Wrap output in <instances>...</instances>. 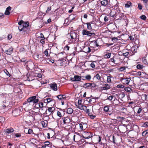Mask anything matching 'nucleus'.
<instances>
[{
  "mask_svg": "<svg viewBox=\"0 0 148 148\" xmlns=\"http://www.w3.org/2000/svg\"><path fill=\"white\" fill-rule=\"evenodd\" d=\"M14 131V130L12 128L10 127L6 129L5 130V132L8 134H10L13 132Z\"/></svg>",
  "mask_w": 148,
  "mask_h": 148,
  "instance_id": "18",
  "label": "nucleus"
},
{
  "mask_svg": "<svg viewBox=\"0 0 148 148\" xmlns=\"http://www.w3.org/2000/svg\"><path fill=\"white\" fill-rule=\"evenodd\" d=\"M13 48L11 47L8 50L5 51V53L7 55H10L13 52Z\"/></svg>",
  "mask_w": 148,
  "mask_h": 148,
  "instance_id": "16",
  "label": "nucleus"
},
{
  "mask_svg": "<svg viewBox=\"0 0 148 148\" xmlns=\"http://www.w3.org/2000/svg\"><path fill=\"white\" fill-rule=\"evenodd\" d=\"M103 86L101 88L102 90H108L110 88V85L108 84H104Z\"/></svg>",
  "mask_w": 148,
  "mask_h": 148,
  "instance_id": "10",
  "label": "nucleus"
},
{
  "mask_svg": "<svg viewBox=\"0 0 148 148\" xmlns=\"http://www.w3.org/2000/svg\"><path fill=\"white\" fill-rule=\"evenodd\" d=\"M85 78L88 80H90L91 79V76L90 75H88L85 76Z\"/></svg>",
  "mask_w": 148,
  "mask_h": 148,
  "instance_id": "36",
  "label": "nucleus"
},
{
  "mask_svg": "<svg viewBox=\"0 0 148 148\" xmlns=\"http://www.w3.org/2000/svg\"><path fill=\"white\" fill-rule=\"evenodd\" d=\"M42 124L44 127H46L47 125V124L44 121H42Z\"/></svg>",
  "mask_w": 148,
  "mask_h": 148,
  "instance_id": "60",
  "label": "nucleus"
},
{
  "mask_svg": "<svg viewBox=\"0 0 148 148\" xmlns=\"http://www.w3.org/2000/svg\"><path fill=\"white\" fill-rule=\"evenodd\" d=\"M89 45L91 48L94 47L99 46V45L97 44V42L96 41H93Z\"/></svg>",
  "mask_w": 148,
  "mask_h": 148,
  "instance_id": "15",
  "label": "nucleus"
},
{
  "mask_svg": "<svg viewBox=\"0 0 148 148\" xmlns=\"http://www.w3.org/2000/svg\"><path fill=\"white\" fill-rule=\"evenodd\" d=\"M51 88L54 91H56L57 90V85L55 83L51 84H49Z\"/></svg>",
  "mask_w": 148,
  "mask_h": 148,
  "instance_id": "8",
  "label": "nucleus"
},
{
  "mask_svg": "<svg viewBox=\"0 0 148 148\" xmlns=\"http://www.w3.org/2000/svg\"><path fill=\"white\" fill-rule=\"evenodd\" d=\"M110 15L111 17H114V16L115 17V16H116V12L114 11H112L111 10L110 13Z\"/></svg>",
  "mask_w": 148,
  "mask_h": 148,
  "instance_id": "23",
  "label": "nucleus"
},
{
  "mask_svg": "<svg viewBox=\"0 0 148 148\" xmlns=\"http://www.w3.org/2000/svg\"><path fill=\"white\" fill-rule=\"evenodd\" d=\"M36 98V96H33L31 97H29V98H28L27 99V101L28 102L25 103H24V105H23V107H24V109L25 110L28 111L29 109H30V108H29V106H28L27 107L25 108V107L27 106V105L29 106L30 104L29 103L32 102V101L33 102L34 100Z\"/></svg>",
  "mask_w": 148,
  "mask_h": 148,
  "instance_id": "3",
  "label": "nucleus"
},
{
  "mask_svg": "<svg viewBox=\"0 0 148 148\" xmlns=\"http://www.w3.org/2000/svg\"><path fill=\"white\" fill-rule=\"evenodd\" d=\"M84 51L86 53H88L91 52V49L90 47L88 46H85L84 48Z\"/></svg>",
  "mask_w": 148,
  "mask_h": 148,
  "instance_id": "13",
  "label": "nucleus"
},
{
  "mask_svg": "<svg viewBox=\"0 0 148 148\" xmlns=\"http://www.w3.org/2000/svg\"><path fill=\"white\" fill-rule=\"evenodd\" d=\"M15 136L16 137H19L21 136V134L18 133L16 134Z\"/></svg>",
  "mask_w": 148,
  "mask_h": 148,
  "instance_id": "61",
  "label": "nucleus"
},
{
  "mask_svg": "<svg viewBox=\"0 0 148 148\" xmlns=\"http://www.w3.org/2000/svg\"><path fill=\"white\" fill-rule=\"evenodd\" d=\"M89 11L90 12V13L92 14H94V13L95 12V9H90L89 10Z\"/></svg>",
  "mask_w": 148,
  "mask_h": 148,
  "instance_id": "40",
  "label": "nucleus"
},
{
  "mask_svg": "<svg viewBox=\"0 0 148 148\" xmlns=\"http://www.w3.org/2000/svg\"><path fill=\"white\" fill-rule=\"evenodd\" d=\"M126 68V67L125 66L121 67L119 69V70L120 71H123L125 70Z\"/></svg>",
  "mask_w": 148,
  "mask_h": 148,
  "instance_id": "41",
  "label": "nucleus"
},
{
  "mask_svg": "<svg viewBox=\"0 0 148 148\" xmlns=\"http://www.w3.org/2000/svg\"><path fill=\"white\" fill-rule=\"evenodd\" d=\"M94 78H96L99 81H101V76L98 74H97L94 77Z\"/></svg>",
  "mask_w": 148,
  "mask_h": 148,
  "instance_id": "28",
  "label": "nucleus"
},
{
  "mask_svg": "<svg viewBox=\"0 0 148 148\" xmlns=\"http://www.w3.org/2000/svg\"><path fill=\"white\" fill-rule=\"evenodd\" d=\"M142 98H144L145 100H148V95H147L146 94H144L142 95Z\"/></svg>",
  "mask_w": 148,
  "mask_h": 148,
  "instance_id": "30",
  "label": "nucleus"
},
{
  "mask_svg": "<svg viewBox=\"0 0 148 148\" xmlns=\"http://www.w3.org/2000/svg\"><path fill=\"white\" fill-rule=\"evenodd\" d=\"M97 85L94 83H90V87L92 88H94L96 87Z\"/></svg>",
  "mask_w": 148,
  "mask_h": 148,
  "instance_id": "46",
  "label": "nucleus"
},
{
  "mask_svg": "<svg viewBox=\"0 0 148 148\" xmlns=\"http://www.w3.org/2000/svg\"><path fill=\"white\" fill-rule=\"evenodd\" d=\"M138 8L141 10L142 9V6L140 4H139L138 5Z\"/></svg>",
  "mask_w": 148,
  "mask_h": 148,
  "instance_id": "64",
  "label": "nucleus"
},
{
  "mask_svg": "<svg viewBox=\"0 0 148 148\" xmlns=\"http://www.w3.org/2000/svg\"><path fill=\"white\" fill-rule=\"evenodd\" d=\"M90 87V83H85L84 85V87L85 88H88V87Z\"/></svg>",
  "mask_w": 148,
  "mask_h": 148,
  "instance_id": "31",
  "label": "nucleus"
},
{
  "mask_svg": "<svg viewBox=\"0 0 148 148\" xmlns=\"http://www.w3.org/2000/svg\"><path fill=\"white\" fill-rule=\"evenodd\" d=\"M45 103H49L51 101V100L50 98H46L45 99Z\"/></svg>",
  "mask_w": 148,
  "mask_h": 148,
  "instance_id": "33",
  "label": "nucleus"
},
{
  "mask_svg": "<svg viewBox=\"0 0 148 148\" xmlns=\"http://www.w3.org/2000/svg\"><path fill=\"white\" fill-rule=\"evenodd\" d=\"M29 23L28 22H26L24 23L22 26L18 27V29L20 32L22 31V33L24 34H27L30 30L29 27Z\"/></svg>",
  "mask_w": 148,
  "mask_h": 148,
  "instance_id": "1",
  "label": "nucleus"
},
{
  "mask_svg": "<svg viewBox=\"0 0 148 148\" xmlns=\"http://www.w3.org/2000/svg\"><path fill=\"white\" fill-rule=\"evenodd\" d=\"M86 108V107L84 105H82L81 106L80 110H85Z\"/></svg>",
  "mask_w": 148,
  "mask_h": 148,
  "instance_id": "44",
  "label": "nucleus"
},
{
  "mask_svg": "<svg viewBox=\"0 0 148 148\" xmlns=\"http://www.w3.org/2000/svg\"><path fill=\"white\" fill-rule=\"evenodd\" d=\"M5 121V118L3 117L0 116V122H3Z\"/></svg>",
  "mask_w": 148,
  "mask_h": 148,
  "instance_id": "49",
  "label": "nucleus"
},
{
  "mask_svg": "<svg viewBox=\"0 0 148 148\" xmlns=\"http://www.w3.org/2000/svg\"><path fill=\"white\" fill-rule=\"evenodd\" d=\"M44 53L46 56H47L48 55V51L47 50H45L44 51Z\"/></svg>",
  "mask_w": 148,
  "mask_h": 148,
  "instance_id": "57",
  "label": "nucleus"
},
{
  "mask_svg": "<svg viewBox=\"0 0 148 148\" xmlns=\"http://www.w3.org/2000/svg\"><path fill=\"white\" fill-rule=\"evenodd\" d=\"M55 108L53 107H49L48 109V111L50 113L49 115H50L53 112Z\"/></svg>",
  "mask_w": 148,
  "mask_h": 148,
  "instance_id": "22",
  "label": "nucleus"
},
{
  "mask_svg": "<svg viewBox=\"0 0 148 148\" xmlns=\"http://www.w3.org/2000/svg\"><path fill=\"white\" fill-rule=\"evenodd\" d=\"M132 3L130 1H127L125 5V6L126 8H129L130 7H132Z\"/></svg>",
  "mask_w": 148,
  "mask_h": 148,
  "instance_id": "17",
  "label": "nucleus"
},
{
  "mask_svg": "<svg viewBox=\"0 0 148 148\" xmlns=\"http://www.w3.org/2000/svg\"><path fill=\"white\" fill-rule=\"evenodd\" d=\"M73 112V110L71 108H69L67 110V112L69 114H71Z\"/></svg>",
  "mask_w": 148,
  "mask_h": 148,
  "instance_id": "29",
  "label": "nucleus"
},
{
  "mask_svg": "<svg viewBox=\"0 0 148 148\" xmlns=\"http://www.w3.org/2000/svg\"><path fill=\"white\" fill-rule=\"evenodd\" d=\"M82 135L84 138L88 139L92 136V134L90 132L84 131L82 133Z\"/></svg>",
  "mask_w": 148,
  "mask_h": 148,
  "instance_id": "5",
  "label": "nucleus"
},
{
  "mask_svg": "<svg viewBox=\"0 0 148 148\" xmlns=\"http://www.w3.org/2000/svg\"><path fill=\"white\" fill-rule=\"evenodd\" d=\"M143 66L142 65H141L140 64H138L137 65L136 68L137 69H141L143 68Z\"/></svg>",
  "mask_w": 148,
  "mask_h": 148,
  "instance_id": "34",
  "label": "nucleus"
},
{
  "mask_svg": "<svg viewBox=\"0 0 148 148\" xmlns=\"http://www.w3.org/2000/svg\"><path fill=\"white\" fill-rule=\"evenodd\" d=\"M86 125L83 123H81L79 124V125L80 129L81 130H83L85 129V127H84V125Z\"/></svg>",
  "mask_w": 148,
  "mask_h": 148,
  "instance_id": "24",
  "label": "nucleus"
},
{
  "mask_svg": "<svg viewBox=\"0 0 148 148\" xmlns=\"http://www.w3.org/2000/svg\"><path fill=\"white\" fill-rule=\"evenodd\" d=\"M77 36V34L75 32H71L69 34H68V37L69 38V43L71 44L75 41Z\"/></svg>",
  "mask_w": 148,
  "mask_h": 148,
  "instance_id": "2",
  "label": "nucleus"
},
{
  "mask_svg": "<svg viewBox=\"0 0 148 148\" xmlns=\"http://www.w3.org/2000/svg\"><path fill=\"white\" fill-rule=\"evenodd\" d=\"M87 25V29L89 30H90L92 29L91 25L90 23H85Z\"/></svg>",
  "mask_w": 148,
  "mask_h": 148,
  "instance_id": "27",
  "label": "nucleus"
},
{
  "mask_svg": "<svg viewBox=\"0 0 148 148\" xmlns=\"http://www.w3.org/2000/svg\"><path fill=\"white\" fill-rule=\"evenodd\" d=\"M121 81L123 84H128L130 81V78H121Z\"/></svg>",
  "mask_w": 148,
  "mask_h": 148,
  "instance_id": "6",
  "label": "nucleus"
},
{
  "mask_svg": "<svg viewBox=\"0 0 148 148\" xmlns=\"http://www.w3.org/2000/svg\"><path fill=\"white\" fill-rule=\"evenodd\" d=\"M104 20L106 22H107L108 21V18L107 16H105L104 18Z\"/></svg>",
  "mask_w": 148,
  "mask_h": 148,
  "instance_id": "62",
  "label": "nucleus"
},
{
  "mask_svg": "<svg viewBox=\"0 0 148 148\" xmlns=\"http://www.w3.org/2000/svg\"><path fill=\"white\" fill-rule=\"evenodd\" d=\"M112 2L114 3H116L114 6H112L110 7L112 8L113 10H116L119 9V3L117 2V1L116 0H112Z\"/></svg>",
  "mask_w": 148,
  "mask_h": 148,
  "instance_id": "7",
  "label": "nucleus"
},
{
  "mask_svg": "<svg viewBox=\"0 0 148 148\" xmlns=\"http://www.w3.org/2000/svg\"><path fill=\"white\" fill-rule=\"evenodd\" d=\"M116 12H116V15H118L120 13L121 11L119 8L118 9H116Z\"/></svg>",
  "mask_w": 148,
  "mask_h": 148,
  "instance_id": "45",
  "label": "nucleus"
},
{
  "mask_svg": "<svg viewBox=\"0 0 148 148\" xmlns=\"http://www.w3.org/2000/svg\"><path fill=\"white\" fill-rule=\"evenodd\" d=\"M81 77L78 75H75L74 77V80H73L75 81H79L81 80Z\"/></svg>",
  "mask_w": 148,
  "mask_h": 148,
  "instance_id": "19",
  "label": "nucleus"
},
{
  "mask_svg": "<svg viewBox=\"0 0 148 148\" xmlns=\"http://www.w3.org/2000/svg\"><path fill=\"white\" fill-rule=\"evenodd\" d=\"M12 8L10 6H9L7 7L5 10V14L6 15H9L10 14V12Z\"/></svg>",
  "mask_w": 148,
  "mask_h": 148,
  "instance_id": "12",
  "label": "nucleus"
},
{
  "mask_svg": "<svg viewBox=\"0 0 148 148\" xmlns=\"http://www.w3.org/2000/svg\"><path fill=\"white\" fill-rule=\"evenodd\" d=\"M36 75L39 78H41L42 76V75L40 73H36Z\"/></svg>",
  "mask_w": 148,
  "mask_h": 148,
  "instance_id": "56",
  "label": "nucleus"
},
{
  "mask_svg": "<svg viewBox=\"0 0 148 148\" xmlns=\"http://www.w3.org/2000/svg\"><path fill=\"white\" fill-rule=\"evenodd\" d=\"M111 55V53H108L106 55V56L108 58H110Z\"/></svg>",
  "mask_w": 148,
  "mask_h": 148,
  "instance_id": "58",
  "label": "nucleus"
},
{
  "mask_svg": "<svg viewBox=\"0 0 148 148\" xmlns=\"http://www.w3.org/2000/svg\"><path fill=\"white\" fill-rule=\"evenodd\" d=\"M97 62V63H99L101 65L103 64L106 63V60L104 58H102V59L96 61Z\"/></svg>",
  "mask_w": 148,
  "mask_h": 148,
  "instance_id": "14",
  "label": "nucleus"
},
{
  "mask_svg": "<svg viewBox=\"0 0 148 148\" xmlns=\"http://www.w3.org/2000/svg\"><path fill=\"white\" fill-rule=\"evenodd\" d=\"M113 97V96H110L108 97L107 99H108L110 101H111L112 100V99Z\"/></svg>",
  "mask_w": 148,
  "mask_h": 148,
  "instance_id": "55",
  "label": "nucleus"
},
{
  "mask_svg": "<svg viewBox=\"0 0 148 148\" xmlns=\"http://www.w3.org/2000/svg\"><path fill=\"white\" fill-rule=\"evenodd\" d=\"M4 73L8 75V76H9V77L10 76V75L9 73V72H8V71L6 69H5L4 70Z\"/></svg>",
  "mask_w": 148,
  "mask_h": 148,
  "instance_id": "42",
  "label": "nucleus"
},
{
  "mask_svg": "<svg viewBox=\"0 0 148 148\" xmlns=\"http://www.w3.org/2000/svg\"><path fill=\"white\" fill-rule=\"evenodd\" d=\"M69 47L68 46V45L64 47V50L66 51H68L69 50Z\"/></svg>",
  "mask_w": 148,
  "mask_h": 148,
  "instance_id": "54",
  "label": "nucleus"
},
{
  "mask_svg": "<svg viewBox=\"0 0 148 148\" xmlns=\"http://www.w3.org/2000/svg\"><path fill=\"white\" fill-rule=\"evenodd\" d=\"M112 77L110 76H108L107 77V82L108 83H111V79Z\"/></svg>",
  "mask_w": 148,
  "mask_h": 148,
  "instance_id": "35",
  "label": "nucleus"
},
{
  "mask_svg": "<svg viewBox=\"0 0 148 148\" xmlns=\"http://www.w3.org/2000/svg\"><path fill=\"white\" fill-rule=\"evenodd\" d=\"M117 87L118 88H124V86L121 84H119L117 85Z\"/></svg>",
  "mask_w": 148,
  "mask_h": 148,
  "instance_id": "50",
  "label": "nucleus"
},
{
  "mask_svg": "<svg viewBox=\"0 0 148 148\" xmlns=\"http://www.w3.org/2000/svg\"><path fill=\"white\" fill-rule=\"evenodd\" d=\"M96 62V61H94V62H92L91 63V64H90V66L92 68H95V64L94 63V62Z\"/></svg>",
  "mask_w": 148,
  "mask_h": 148,
  "instance_id": "48",
  "label": "nucleus"
},
{
  "mask_svg": "<svg viewBox=\"0 0 148 148\" xmlns=\"http://www.w3.org/2000/svg\"><path fill=\"white\" fill-rule=\"evenodd\" d=\"M82 34L83 35H86L88 36H94L95 34L94 33L91 32L90 31H88L86 29H84L82 31Z\"/></svg>",
  "mask_w": 148,
  "mask_h": 148,
  "instance_id": "4",
  "label": "nucleus"
},
{
  "mask_svg": "<svg viewBox=\"0 0 148 148\" xmlns=\"http://www.w3.org/2000/svg\"><path fill=\"white\" fill-rule=\"evenodd\" d=\"M119 14V16H120L119 19H121L122 18H123L124 16V14L123 13H120Z\"/></svg>",
  "mask_w": 148,
  "mask_h": 148,
  "instance_id": "53",
  "label": "nucleus"
},
{
  "mask_svg": "<svg viewBox=\"0 0 148 148\" xmlns=\"http://www.w3.org/2000/svg\"><path fill=\"white\" fill-rule=\"evenodd\" d=\"M112 40L114 42H116L118 40V39L115 37H113L112 38Z\"/></svg>",
  "mask_w": 148,
  "mask_h": 148,
  "instance_id": "59",
  "label": "nucleus"
},
{
  "mask_svg": "<svg viewBox=\"0 0 148 148\" xmlns=\"http://www.w3.org/2000/svg\"><path fill=\"white\" fill-rule=\"evenodd\" d=\"M101 4L103 6H107L108 7H110L111 5L109 3V1L108 0H103L101 1Z\"/></svg>",
  "mask_w": 148,
  "mask_h": 148,
  "instance_id": "9",
  "label": "nucleus"
},
{
  "mask_svg": "<svg viewBox=\"0 0 148 148\" xmlns=\"http://www.w3.org/2000/svg\"><path fill=\"white\" fill-rule=\"evenodd\" d=\"M36 107L40 108L42 110H43V103L42 102H40L38 104H37L36 105Z\"/></svg>",
  "mask_w": 148,
  "mask_h": 148,
  "instance_id": "21",
  "label": "nucleus"
},
{
  "mask_svg": "<svg viewBox=\"0 0 148 148\" xmlns=\"http://www.w3.org/2000/svg\"><path fill=\"white\" fill-rule=\"evenodd\" d=\"M88 115L89 116H90V118L92 119H94L95 117V116L92 115V114L90 113H88Z\"/></svg>",
  "mask_w": 148,
  "mask_h": 148,
  "instance_id": "51",
  "label": "nucleus"
},
{
  "mask_svg": "<svg viewBox=\"0 0 148 148\" xmlns=\"http://www.w3.org/2000/svg\"><path fill=\"white\" fill-rule=\"evenodd\" d=\"M142 136H145L147 135H148V130L143 132L142 133Z\"/></svg>",
  "mask_w": 148,
  "mask_h": 148,
  "instance_id": "32",
  "label": "nucleus"
},
{
  "mask_svg": "<svg viewBox=\"0 0 148 148\" xmlns=\"http://www.w3.org/2000/svg\"><path fill=\"white\" fill-rule=\"evenodd\" d=\"M25 23V22H24L23 21L21 20L18 23V24L19 25V26H22L23 24Z\"/></svg>",
  "mask_w": 148,
  "mask_h": 148,
  "instance_id": "37",
  "label": "nucleus"
},
{
  "mask_svg": "<svg viewBox=\"0 0 148 148\" xmlns=\"http://www.w3.org/2000/svg\"><path fill=\"white\" fill-rule=\"evenodd\" d=\"M140 18L142 19L145 21L146 20L147 18L145 15H142L140 16Z\"/></svg>",
  "mask_w": 148,
  "mask_h": 148,
  "instance_id": "43",
  "label": "nucleus"
},
{
  "mask_svg": "<svg viewBox=\"0 0 148 148\" xmlns=\"http://www.w3.org/2000/svg\"><path fill=\"white\" fill-rule=\"evenodd\" d=\"M56 97L60 100H61L62 99H64L66 98V96L64 95H60L56 96Z\"/></svg>",
  "mask_w": 148,
  "mask_h": 148,
  "instance_id": "20",
  "label": "nucleus"
},
{
  "mask_svg": "<svg viewBox=\"0 0 148 148\" xmlns=\"http://www.w3.org/2000/svg\"><path fill=\"white\" fill-rule=\"evenodd\" d=\"M33 134L34 133L33 132L32 130L30 129H29L28 130V134Z\"/></svg>",
  "mask_w": 148,
  "mask_h": 148,
  "instance_id": "47",
  "label": "nucleus"
},
{
  "mask_svg": "<svg viewBox=\"0 0 148 148\" xmlns=\"http://www.w3.org/2000/svg\"><path fill=\"white\" fill-rule=\"evenodd\" d=\"M38 101L39 99L38 98V97L36 96V98L34 100L33 103H37L38 102Z\"/></svg>",
  "mask_w": 148,
  "mask_h": 148,
  "instance_id": "38",
  "label": "nucleus"
},
{
  "mask_svg": "<svg viewBox=\"0 0 148 148\" xmlns=\"http://www.w3.org/2000/svg\"><path fill=\"white\" fill-rule=\"evenodd\" d=\"M126 49H124L123 51V55L125 57L127 56L129 54V52H126Z\"/></svg>",
  "mask_w": 148,
  "mask_h": 148,
  "instance_id": "26",
  "label": "nucleus"
},
{
  "mask_svg": "<svg viewBox=\"0 0 148 148\" xmlns=\"http://www.w3.org/2000/svg\"><path fill=\"white\" fill-rule=\"evenodd\" d=\"M45 61H46V62H45V63H48L49 62L51 61L49 59L47 58L44 59L42 60V62H45Z\"/></svg>",
  "mask_w": 148,
  "mask_h": 148,
  "instance_id": "39",
  "label": "nucleus"
},
{
  "mask_svg": "<svg viewBox=\"0 0 148 148\" xmlns=\"http://www.w3.org/2000/svg\"><path fill=\"white\" fill-rule=\"evenodd\" d=\"M110 105H106L103 108L104 110L106 112H107L108 111L109 109Z\"/></svg>",
  "mask_w": 148,
  "mask_h": 148,
  "instance_id": "25",
  "label": "nucleus"
},
{
  "mask_svg": "<svg viewBox=\"0 0 148 148\" xmlns=\"http://www.w3.org/2000/svg\"><path fill=\"white\" fill-rule=\"evenodd\" d=\"M57 114L58 116L59 117H61L62 116L61 113L59 111H58L57 112Z\"/></svg>",
  "mask_w": 148,
  "mask_h": 148,
  "instance_id": "63",
  "label": "nucleus"
},
{
  "mask_svg": "<svg viewBox=\"0 0 148 148\" xmlns=\"http://www.w3.org/2000/svg\"><path fill=\"white\" fill-rule=\"evenodd\" d=\"M62 120L64 124L69 123L71 122L70 119L68 117L63 118Z\"/></svg>",
  "mask_w": 148,
  "mask_h": 148,
  "instance_id": "11",
  "label": "nucleus"
},
{
  "mask_svg": "<svg viewBox=\"0 0 148 148\" xmlns=\"http://www.w3.org/2000/svg\"><path fill=\"white\" fill-rule=\"evenodd\" d=\"M82 100L81 99H79L78 100V104L79 105H83V104L82 103Z\"/></svg>",
  "mask_w": 148,
  "mask_h": 148,
  "instance_id": "52",
  "label": "nucleus"
}]
</instances>
